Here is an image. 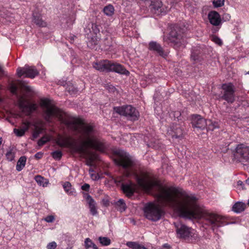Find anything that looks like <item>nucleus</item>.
Here are the masks:
<instances>
[{"label":"nucleus","mask_w":249,"mask_h":249,"mask_svg":"<svg viewBox=\"0 0 249 249\" xmlns=\"http://www.w3.org/2000/svg\"><path fill=\"white\" fill-rule=\"evenodd\" d=\"M150 9L152 13L157 15H164L170 10V8L164 5L160 0H152Z\"/></svg>","instance_id":"obj_11"},{"label":"nucleus","mask_w":249,"mask_h":249,"mask_svg":"<svg viewBox=\"0 0 249 249\" xmlns=\"http://www.w3.org/2000/svg\"><path fill=\"white\" fill-rule=\"evenodd\" d=\"M108 201H107H107H105V202H104V204L105 205H107V204H108Z\"/></svg>","instance_id":"obj_54"},{"label":"nucleus","mask_w":249,"mask_h":249,"mask_svg":"<svg viewBox=\"0 0 249 249\" xmlns=\"http://www.w3.org/2000/svg\"><path fill=\"white\" fill-rule=\"evenodd\" d=\"M115 207L120 212L124 211L125 210V204L123 199H120L115 203Z\"/></svg>","instance_id":"obj_24"},{"label":"nucleus","mask_w":249,"mask_h":249,"mask_svg":"<svg viewBox=\"0 0 249 249\" xmlns=\"http://www.w3.org/2000/svg\"><path fill=\"white\" fill-rule=\"evenodd\" d=\"M65 191L69 195H75V192L71 188V184L69 182H66L63 184Z\"/></svg>","instance_id":"obj_22"},{"label":"nucleus","mask_w":249,"mask_h":249,"mask_svg":"<svg viewBox=\"0 0 249 249\" xmlns=\"http://www.w3.org/2000/svg\"><path fill=\"white\" fill-rule=\"evenodd\" d=\"M4 74V71L1 66L0 65V76H2Z\"/></svg>","instance_id":"obj_50"},{"label":"nucleus","mask_w":249,"mask_h":249,"mask_svg":"<svg viewBox=\"0 0 249 249\" xmlns=\"http://www.w3.org/2000/svg\"><path fill=\"white\" fill-rule=\"evenodd\" d=\"M191 58L192 60L194 61H196L199 60V56L194 53H192L191 54Z\"/></svg>","instance_id":"obj_43"},{"label":"nucleus","mask_w":249,"mask_h":249,"mask_svg":"<svg viewBox=\"0 0 249 249\" xmlns=\"http://www.w3.org/2000/svg\"><path fill=\"white\" fill-rule=\"evenodd\" d=\"M39 72L35 67L25 66L23 68L17 69V74L19 77L25 74V77L34 78L38 74Z\"/></svg>","instance_id":"obj_13"},{"label":"nucleus","mask_w":249,"mask_h":249,"mask_svg":"<svg viewBox=\"0 0 249 249\" xmlns=\"http://www.w3.org/2000/svg\"><path fill=\"white\" fill-rule=\"evenodd\" d=\"M245 207L244 203L241 202H238L233 205L232 210L235 213H240L244 211Z\"/></svg>","instance_id":"obj_18"},{"label":"nucleus","mask_w":249,"mask_h":249,"mask_svg":"<svg viewBox=\"0 0 249 249\" xmlns=\"http://www.w3.org/2000/svg\"><path fill=\"white\" fill-rule=\"evenodd\" d=\"M207 125L206 128L209 130H213L219 127V124L217 122H213L211 120L207 121Z\"/></svg>","instance_id":"obj_23"},{"label":"nucleus","mask_w":249,"mask_h":249,"mask_svg":"<svg viewBox=\"0 0 249 249\" xmlns=\"http://www.w3.org/2000/svg\"><path fill=\"white\" fill-rule=\"evenodd\" d=\"M103 11L107 16H111L114 14V9L113 6L109 5L106 6Z\"/></svg>","instance_id":"obj_25"},{"label":"nucleus","mask_w":249,"mask_h":249,"mask_svg":"<svg viewBox=\"0 0 249 249\" xmlns=\"http://www.w3.org/2000/svg\"><path fill=\"white\" fill-rule=\"evenodd\" d=\"M18 103L22 111L27 114H30L36 108V104H31L23 96L18 97Z\"/></svg>","instance_id":"obj_12"},{"label":"nucleus","mask_w":249,"mask_h":249,"mask_svg":"<svg viewBox=\"0 0 249 249\" xmlns=\"http://www.w3.org/2000/svg\"><path fill=\"white\" fill-rule=\"evenodd\" d=\"M14 132L15 134L18 137H21L23 136L25 134V132L21 128L20 129H17L15 128L14 129Z\"/></svg>","instance_id":"obj_36"},{"label":"nucleus","mask_w":249,"mask_h":249,"mask_svg":"<svg viewBox=\"0 0 249 249\" xmlns=\"http://www.w3.org/2000/svg\"><path fill=\"white\" fill-rule=\"evenodd\" d=\"M114 109L117 113L124 115L132 121L137 120L139 116V113L136 109L130 105L116 107Z\"/></svg>","instance_id":"obj_8"},{"label":"nucleus","mask_w":249,"mask_h":249,"mask_svg":"<svg viewBox=\"0 0 249 249\" xmlns=\"http://www.w3.org/2000/svg\"><path fill=\"white\" fill-rule=\"evenodd\" d=\"M144 213L148 219L157 221L161 218L164 212L159 204L150 203L145 207Z\"/></svg>","instance_id":"obj_5"},{"label":"nucleus","mask_w":249,"mask_h":249,"mask_svg":"<svg viewBox=\"0 0 249 249\" xmlns=\"http://www.w3.org/2000/svg\"><path fill=\"white\" fill-rule=\"evenodd\" d=\"M173 131L174 133L172 134L173 137L178 138L180 137L182 135V130L179 126H176V127L174 128Z\"/></svg>","instance_id":"obj_27"},{"label":"nucleus","mask_w":249,"mask_h":249,"mask_svg":"<svg viewBox=\"0 0 249 249\" xmlns=\"http://www.w3.org/2000/svg\"><path fill=\"white\" fill-rule=\"evenodd\" d=\"M26 158L25 157H21L17 162L16 169L18 171H21L25 165Z\"/></svg>","instance_id":"obj_21"},{"label":"nucleus","mask_w":249,"mask_h":249,"mask_svg":"<svg viewBox=\"0 0 249 249\" xmlns=\"http://www.w3.org/2000/svg\"><path fill=\"white\" fill-rule=\"evenodd\" d=\"M118 157L115 160V162L122 166L124 169V176L120 177L117 181L122 182V189L124 193L128 197L132 196L136 190V185L129 180L124 183V177H129L133 176L136 179L139 185L146 192L151 193L158 199L159 203L162 205H167L166 202L162 198V190L173 187L163 186L156 180L152 174L149 173H142L140 176L135 172V162L133 158L127 152L119 150L116 151Z\"/></svg>","instance_id":"obj_3"},{"label":"nucleus","mask_w":249,"mask_h":249,"mask_svg":"<svg viewBox=\"0 0 249 249\" xmlns=\"http://www.w3.org/2000/svg\"><path fill=\"white\" fill-rule=\"evenodd\" d=\"M224 16V18H225L228 20H229L231 18L230 15L228 14H225Z\"/></svg>","instance_id":"obj_48"},{"label":"nucleus","mask_w":249,"mask_h":249,"mask_svg":"<svg viewBox=\"0 0 249 249\" xmlns=\"http://www.w3.org/2000/svg\"><path fill=\"white\" fill-rule=\"evenodd\" d=\"M114 89H114V87H112V88H111V90H112V91H113V90H114Z\"/></svg>","instance_id":"obj_55"},{"label":"nucleus","mask_w":249,"mask_h":249,"mask_svg":"<svg viewBox=\"0 0 249 249\" xmlns=\"http://www.w3.org/2000/svg\"><path fill=\"white\" fill-rule=\"evenodd\" d=\"M35 179L38 185L43 187L46 186L49 183L48 180L41 176H36L35 178Z\"/></svg>","instance_id":"obj_20"},{"label":"nucleus","mask_w":249,"mask_h":249,"mask_svg":"<svg viewBox=\"0 0 249 249\" xmlns=\"http://www.w3.org/2000/svg\"><path fill=\"white\" fill-rule=\"evenodd\" d=\"M35 156L37 159H40L42 156V154L40 153H37L35 155Z\"/></svg>","instance_id":"obj_47"},{"label":"nucleus","mask_w":249,"mask_h":249,"mask_svg":"<svg viewBox=\"0 0 249 249\" xmlns=\"http://www.w3.org/2000/svg\"><path fill=\"white\" fill-rule=\"evenodd\" d=\"M248 74H249V71L248 72Z\"/></svg>","instance_id":"obj_60"},{"label":"nucleus","mask_w":249,"mask_h":249,"mask_svg":"<svg viewBox=\"0 0 249 249\" xmlns=\"http://www.w3.org/2000/svg\"><path fill=\"white\" fill-rule=\"evenodd\" d=\"M87 201L89 204L90 212L92 215H96L97 214V211L96 207V203L92 197L89 195H87Z\"/></svg>","instance_id":"obj_17"},{"label":"nucleus","mask_w":249,"mask_h":249,"mask_svg":"<svg viewBox=\"0 0 249 249\" xmlns=\"http://www.w3.org/2000/svg\"><path fill=\"white\" fill-rule=\"evenodd\" d=\"M223 90L222 98L228 103H232L235 100V87L231 83L224 84L222 85Z\"/></svg>","instance_id":"obj_10"},{"label":"nucleus","mask_w":249,"mask_h":249,"mask_svg":"<svg viewBox=\"0 0 249 249\" xmlns=\"http://www.w3.org/2000/svg\"><path fill=\"white\" fill-rule=\"evenodd\" d=\"M1 138H0V145L1 144Z\"/></svg>","instance_id":"obj_56"},{"label":"nucleus","mask_w":249,"mask_h":249,"mask_svg":"<svg viewBox=\"0 0 249 249\" xmlns=\"http://www.w3.org/2000/svg\"><path fill=\"white\" fill-rule=\"evenodd\" d=\"M212 40L219 46H221L223 44L222 40L216 36H212Z\"/></svg>","instance_id":"obj_32"},{"label":"nucleus","mask_w":249,"mask_h":249,"mask_svg":"<svg viewBox=\"0 0 249 249\" xmlns=\"http://www.w3.org/2000/svg\"><path fill=\"white\" fill-rule=\"evenodd\" d=\"M89 185L87 183H85L83 186H82L81 188L83 190L88 191L89 189Z\"/></svg>","instance_id":"obj_45"},{"label":"nucleus","mask_w":249,"mask_h":249,"mask_svg":"<svg viewBox=\"0 0 249 249\" xmlns=\"http://www.w3.org/2000/svg\"><path fill=\"white\" fill-rule=\"evenodd\" d=\"M0 89H1V86H0Z\"/></svg>","instance_id":"obj_59"},{"label":"nucleus","mask_w":249,"mask_h":249,"mask_svg":"<svg viewBox=\"0 0 249 249\" xmlns=\"http://www.w3.org/2000/svg\"><path fill=\"white\" fill-rule=\"evenodd\" d=\"M91 28H92L93 32L95 34L99 33L100 32V29L99 28V27L96 23L92 24Z\"/></svg>","instance_id":"obj_38"},{"label":"nucleus","mask_w":249,"mask_h":249,"mask_svg":"<svg viewBox=\"0 0 249 249\" xmlns=\"http://www.w3.org/2000/svg\"><path fill=\"white\" fill-rule=\"evenodd\" d=\"M237 185H238V186H242V188H243V189L244 188H243V186L244 185V184H243V182H242V181H241V180H238V181H237Z\"/></svg>","instance_id":"obj_49"},{"label":"nucleus","mask_w":249,"mask_h":249,"mask_svg":"<svg viewBox=\"0 0 249 249\" xmlns=\"http://www.w3.org/2000/svg\"><path fill=\"white\" fill-rule=\"evenodd\" d=\"M213 3L215 7H219L224 5V0H213Z\"/></svg>","instance_id":"obj_33"},{"label":"nucleus","mask_w":249,"mask_h":249,"mask_svg":"<svg viewBox=\"0 0 249 249\" xmlns=\"http://www.w3.org/2000/svg\"><path fill=\"white\" fill-rule=\"evenodd\" d=\"M208 18L210 23L214 26H218L221 24V18L219 14L215 11H210L208 15Z\"/></svg>","instance_id":"obj_15"},{"label":"nucleus","mask_w":249,"mask_h":249,"mask_svg":"<svg viewBox=\"0 0 249 249\" xmlns=\"http://www.w3.org/2000/svg\"><path fill=\"white\" fill-rule=\"evenodd\" d=\"M97 42V41H96V42H95L94 44H97V42Z\"/></svg>","instance_id":"obj_57"},{"label":"nucleus","mask_w":249,"mask_h":249,"mask_svg":"<svg viewBox=\"0 0 249 249\" xmlns=\"http://www.w3.org/2000/svg\"><path fill=\"white\" fill-rule=\"evenodd\" d=\"M246 182L247 184L249 185V178L246 180Z\"/></svg>","instance_id":"obj_53"},{"label":"nucleus","mask_w":249,"mask_h":249,"mask_svg":"<svg viewBox=\"0 0 249 249\" xmlns=\"http://www.w3.org/2000/svg\"><path fill=\"white\" fill-rule=\"evenodd\" d=\"M45 221L47 222L50 223L53 222L54 220V217L53 215L47 216L45 219Z\"/></svg>","instance_id":"obj_42"},{"label":"nucleus","mask_w":249,"mask_h":249,"mask_svg":"<svg viewBox=\"0 0 249 249\" xmlns=\"http://www.w3.org/2000/svg\"><path fill=\"white\" fill-rule=\"evenodd\" d=\"M62 155V152L60 151H55L52 153L53 157L56 160H59Z\"/></svg>","instance_id":"obj_34"},{"label":"nucleus","mask_w":249,"mask_h":249,"mask_svg":"<svg viewBox=\"0 0 249 249\" xmlns=\"http://www.w3.org/2000/svg\"><path fill=\"white\" fill-rule=\"evenodd\" d=\"M29 125L30 123L29 122H24L23 123L21 128L25 132V131L28 130Z\"/></svg>","instance_id":"obj_39"},{"label":"nucleus","mask_w":249,"mask_h":249,"mask_svg":"<svg viewBox=\"0 0 249 249\" xmlns=\"http://www.w3.org/2000/svg\"><path fill=\"white\" fill-rule=\"evenodd\" d=\"M33 22L37 26L39 27H45L46 26V23L44 21L40 18V16L35 15L33 14Z\"/></svg>","instance_id":"obj_19"},{"label":"nucleus","mask_w":249,"mask_h":249,"mask_svg":"<svg viewBox=\"0 0 249 249\" xmlns=\"http://www.w3.org/2000/svg\"><path fill=\"white\" fill-rule=\"evenodd\" d=\"M183 31L177 27L174 28L170 33L169 40L175 43L176 48H179L185 46V41L183 38Z\"/></svg>","instance_id":"obj_7"},{"label":"nucleus","mask_w":249,"mask_h":249,"mask_svg":"<svg viewBox=\"0 0 249 249\" xmlns=\"http://www.w3.org/2000/svg\"><path fill=\"white\" fill-rule=\"evenodd\" d=\"M89 174H92V173H93V170L92 169H90L89 170Z\"/></svg>","instance_id":"obj_52"},{"label":"nucleus","mask_w":249,"mask_h":249,"mask_svg":"<svg viewBox=\"0 0 249 249\" xmlns=\"http://www.w3.org/2000/svg\"><path fill=\"white\" fill-rule=\"evenodd\" d=\"M90 176L94 180H96L97 179V176L96 174H94L93 173L90 174Z\"/></svg>","instance_id":"obj_46"},{"label":"nucleus","mask_w":249,"mask_h":249,"mask_svg":"<svg viewBox=\"0 0 249 249\" xmlns=\"http://www.w3.org/2000/svg\"><path fill=\"white\" fill-rule=\"evenodd\" d=\"M192 124L194 127L201 129L206 128L207 125V121L198 115L193 116Z\"/></svg>","instance_id":"obj_14"},{"label":"nucleus","mask_w":249,"mask_h":249,"mask_svg":"<svg viewBox=\"0 0 249 249\" xmlns=\"http://www.w3.org/2000/svg\"><path fill=\"white\" fill-rule=\"evenodd\" d=\"M174 116L175 118H176L178 120H181V113L179 111H175L174 113Z\"/></svg>","instance_id":"obj_44"},{"label":"nucleus","mask_w":249,"mask_h":249,"mask_svg":"<svg viewBox=\"0 0 249 249\" xmlns=\"http://www.w3.org/2000/svg\"><path fill=\"white\" fill-rule=\"evenodd\" d=\"M18 86L22 89H24L27 91L31 90L30 87L27 86L23 82L19 81L18 82Z\"/></svg>","instance_id":"obj_31"},{"label":"nucleus","mask_w":249,"mask_h":249,"mask_svg":"<svg viewBox=\"0 0 249 249\" xmlns=\"http://www.w3.org/2000/svg\"><path fill=\"white\" fill-rule=\"evenodd\" d=\"M149 49L151 51H155L160 55L164 56L166 54L164 53L161 46L156 42L152 41L149 44Z\"/></svg>","instance_id":"obj_16"},{"label":"nucleus","mask_w":249,"mask_h":249,"mask_svg":"<svg viewBox=\"0 0 249 249\" xmlns=\"http://www.w3.org/2000/svg\"><path fill=\"white\" fill-rule=\"evenodd\" d=\"M10 89L11 92L14 94H17V87L14 84H11L10 85Z\"/></svg>","instance_id":"obj_41"},{"label":"nucleus","mask_w":249,"mask_h":249,"mask_svg":"<svg viewBox=\"0 0 249 249\" xmlns=\"http://www.w3.org/2000/svg\"><path fill=\"white\" fill-rule=\"evenodd\" d=\"M162 198L167 205L180 216L194 219L203 218L205 224L214 231L225 225L224 218L209 212L198 203V199L193 194L175 187L162 190Z\"/></svg>","instance_id":"obj_2"},{"label":"nucleus","mask_w":249,"mask_h":249,"mask_svg":"<svg viewBox=\"0 0 249 249\" xmlns=\"http://www.w3.org/2000/svg\"><path fill=\"white\" fill-rule=\"evenodd\" d=\"M174 225L176 228V232L178 237L181 238H195V231L180 222H175Z\"/></svg>","instance_id":"obj_9"},{"label":"nucleus","mask_w":249,"mask_h":249,"mask_svg":"<svg viewBox=\"0 0 249 249\" xmlns=\"http://www.w3.org/2000/svg\"><path fill=\"white\" fill-rule=\"evenodd\" d=\"M126 245L133 249H138L139 244L134 242H128L126 243Z\"/></svg>","instance_id":"obj_35"},{"label":"nucleus","mask_w":249,"mask_h":249,"mask_svg":"<svg viewBox=\"0 0 249 249\" xmlns=\"http://www.w3.org/2000/svg\"><path fill=\"white\" fill-rule=\"evenodd\" d=\"M98 239L100 243L103 246H107L111 243L110 239L106 237H99Z\"/></svg>","instance_id":"obj_28"},{"label":"nucleus","mask_w":249,"mask_h":249,"mask_svg":"<svg viewBox=\"0 0 249 249\" xmlns=\"http://www.w3.org/2000/svg\"><path fill=\"white\" fill-rule=\"evenodd\" d=\"M41 131H42L41 128H36L33 134V139H35L37 138L38 137L39 134L41 132Z\"/></svg>","instance_id":"obj_37"},{"label":"nucleus","mask_w":249,"mask_h":249,"mask_svg":"<svg viewBox=\"0 0 249 249\" xmlns=\"http://www.w3.org/2000/svg\"><path fill=\"white\" fill-rule=\"evenodd\" d=\"M56 246V243L55 242H52L48 244L47 248V249H55Z\"/></svg>","instance_id":"obj_40"},{"label":"nucleus","mask_w":249,"mask_h":249,"mask_svg":"<svg viewBox=\"0 0 249 249\" xmlns=\"http://www.w3.org/2000/svg\"><path fill=\"white\" fill-rule=\"evenodd\" d=\"M92 66L94 68L100 71H115L118 73L125 75L129 74V72L121 65L107 60L94 62Z\"/></svg>","instance_id":"obj_4"},{"label":"nucleus","mask_w":249,"mask_h":249,"mask_svg":"<svg viewBox=\"0 0 249 249\" xmlns=\"http://www.w3.org/2000/svg\"><path fill=\"white\" fill-rule=\"evenodd\" d=\"M248 204L249 206V200H248Z\"/></svg>","instance_id":"obj_58"},{"label":"nucleus","mask_w":249,"mask_h":249,"mask_svg":"<svg viewBox=\"0 0 249 249\" xmlns=\"http://www.w3.org/2000/svg\"><path fill=\"white\" fill-rule=\"evenodd\" d=\"M85 246L86 249H89L91 248L93 249H96L97 247L96 245L89 238L85 239Z\"/></svg>","instance_id":"obj_26"},{"label":"nucleus","mask_w":249,"mask_h":249,"mask_svg":"<svg viewBox=\"0 0 249 249\" xmlns=\"http://www.w3.org/2000/svg\"><path fill=\"white\" fill-rule=\"evenodd\" d=\"M45 120L50 122L52 118L56 117L67 128L72 131L78 138L80 145L74 144L72 138L70 136H59L56 140V143L60 147H69L80 154L87 155L86 164L92 166L97 155L87 150L88 147L103 152L106 147L105 142L98 135L95 126L86 123L80 118L69 116L56 107L52 101L48 99H42L40 101Z\"/></svg>","instance_id":"obj_1"},{"label":"nucleus","mask_w":249,"mask_h":249,"mask_svg":"<svg viewBox=\"0 0 249 249\" xmlns=\"http://www.w3.org/2000/svg\"><path fill=\"white\" fill-rule=\"evenodd\" d=\"M234 159L244 165L249 162V147L243 143L237 144L233 151Z\"/></svg>","instance_id":"obj_6"},{"label":"nucleus","mask_w":249,"mask_h":249,"mask_svg":"<svg viewBox=\"0 0 249 249\" xmlns=\"http://www.w3.org/2000/svg\"><path fill=\"white\" fill-rule=\"evenodd\" d=\"M50 140V137L48 136H45L42 137L38 141V145L39 146H41L43 145L45 143H46L47 142L49 141Z\"/></svg>","instance_id":"obj_29"},{"label":"nucleus","mask_w":249,"mask_h":249,"mask_svg":"<svg viewBox=\"0 0 249 249\" xmlns=\"http://www.w3.org/2000/svg\"><path fill=\"white\" fill-rule=\"evenodd\" d=\"M88 45L90 47V48H92L93 47V45L91 44V41H89V43H88Z\"/></svg>","instance_id":"obj_51"},{"label":"nucleus","mask_w":249,"mask_h":249,"mask_svg":"<svg viewBox=\"0 0 249 249\" xmlns=\"http://www.w3.org/2000/svg\"><path fill=\"white\" fill-rule=\"evenodd\" d=\"M7 159L9 161H12L15 158V152L13 150L10 149L6 154Z\"/></svg>","instance_id":"obj_30"}]
</instances>
